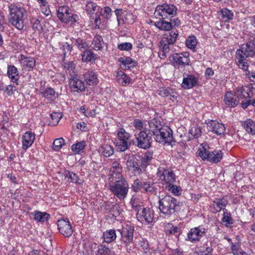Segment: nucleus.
I'll use <instances>...</instances> for the list:
<instances>
[{"mask_svg": "<svg viewBox=\"0 0 255 255\" xmlns=\"http://www.w3.org/2000/svg\"><path fill=\"white\" fill-rule=\"evenodd\" d=\"M255 54V39H251L247 43L243 44L236 52V61L240 69L247 70L249 67L247 58Z\"/></svg>", "mask_w": 255, "mask_h": 255, "instance_id": "f257e3e1", "label": "nucleus"}, {"mask_svg": "<svg viewBox=\"0 0 255 255\" xmlns=\"http://www.w3.org/2000/svg\"><path fill=\"white\" fill-rule=\"evenodd\" d=\"M9 14V22L18 30H22L24 27V20L26 17V11L22 7L14 4L8 6Z\"/></svg>", "mask_w": 255, "mask_h": 255, "instance_id": "f03ea898", "label": "nucleus"}, {"mask_svg": "<svg viewBox=\"0 0 255 255\" xmlns=\"http://www.w3.org/2000/svg\"><path fill=\"white\" fill-rule=\"evenodd\" d=\"M110 191L120 200H124L127 197L129 185L127 180L123 177L115 178V181L109 185Z\"/></svg>", "mask_w": 255, "mask_h": 255, "instance_id": "7ed1b4c3", "label": "nucleus"}, {"mask_svg": "<svg viewBox=\"0 0 255 255\" xmlns=\"http://www.w3.org/2000/svg\"><path fill=\"white\" fill-rule=\"evenodd\" d=\"M158 203L159 209L161 213L167 216L174 214L179 204L176 199L170 196H165L160 199Z\"/></svg>", "mask_w": 255, "mask_h": 255, "instance_id": "20e7f679", "label": "nucleus"}, {"mask_svg": "<svg viewBox=\"0 0 255 255\" xmlns=\"http://www.w3.org/2000/svg\"><path fill=\"white\" fill-rule=\"evenodd\" d=\"M135 137L132 140V144L139 148L146 149L151 146L152 134L147 129H143L135 134Z\"/></svg>", "mask_w": 255, "mask_h": 255, "instance_id": "39448f33", "label": "nucleus"}, {"mask_svg": "<svg viewBox=\"0 0 255 255\" xmlns=\"http://www.w3.org/2000/svg\"><path fill=\"white\" fill-rule=\"evenodd\" d=\"M130 134L123 128L117 132V139L115 140L114 143L118 150L123 152L126 151L132 143Z\"/></svg>", "mask_w": 255, "mask_h": 255, "instance_id": "423d86ee", "label": "nucleus"}, {"mask_svg": "<svg viewBox=\"0 0 255 255\" xmlns=\"http://www.w3.org/2000/svg\"><path fill=\"white\" fill-rule=\"evenodd\" d=\"M177 8L172 4L164 3L158 5L155 9V16H161L163 19L172 18L177 13Z\"/></svg>", "mask_w": 255, "mask_h": 255, "instance_id": "0eeeda50", "label": "nucleus"}, {"mask_svg": "<svg viewBox=\"0 0 255 255\" xmlns=\"http://www.w3.org/2000/svg\"><path fill=\"white\" fill-rule=\"evenodd\" d=\"M121 235V241L127 246L132 242L134 227L130 223H124L121 229L117 230Z\"/></svg>", "mask_w": 255, "mask_h": 255, "instance_id": "6e6552de", "label": "nucleus"}, {"mask_svg": "<svg viewBox=\"0 0 255 255\" xmlns=\"http://www.w3.org/2000/svg\"><path fill=\"white\" fill-rule=\"evenodd\" d=\"M153 136L157 142L164 144L165 143L171 144L173 141L172 130L168 126H164Z\"/></svg>", "mask_w": 255, "mask_h": 255, "instance_id": "1a4fd4ad", "label": "nucleus"}, {"mask_svg": "<svg viewBox=\"0 0 255 255\" xmlns=\"http://www.w3.org/2000/svg\"><path fill=\"white\" fill-rule=\"evenodd\" d=\"M158 177L164 182L165 186L171 185L176 181V176L173 171L169 168L166 169L160 166L156 173Z\"/></svg>", "mask_w": 255, "mask_h": 255, "instance_id": "9d476101", "label": "nucleus"}, {"mask_svg": "<svg viewBox=\"0 0 255 255\" xmlns=\"http://www.w3.org/2000/svg\"><path fill=\"white\" fill-rule=\"evenodd\" d=\"M169 59L174 66L189 65L190 62L188 54L185 53L170 54Z\"/></svg>", "mask_w": 255, "mask_h": 255, "instance_id": "9b49d317", "label": "nucleus"}, {"mask_svg": "<svg viewBox=\"0 0 255 255\" xmlns=\"http://www.w3.org/2000/svg\"><path fill=\"white\" fill-rule=\"evenodd\" d=\"M205 235V229L201 228L200 226H199L190 229L187 234L186 240L192 243H197Z\"/></svg>", "mask_w": 255, "mask_h": 255, "instance_id": "f8f14e48", "label": "nucleus"}, {"mask_svg": "<svg viewBox=\"0 0 255 255\" xmlns=\"http://www.w3.org/2000/svg\"><path fill=\"white\" fill-rule=\"evenodd\" d=\"M136 218L141 222L145 221L149 224L153 221V212L148 208H141L136 213Z\"/></svg>", "mask_w": 255, "mask_h": 255, "instance_id": "ddd939ff", "label": "nucleus"}, {"mask_svg": "<svg viewBox=\"0 0 255 255\" xmlns=\"http://www.w3.org/2000/svg\"><path fill=\"white\" fill-rule=\"evenodd\" d=\"M124 159L126 161L127 167L128 170H132L138 173L142 172L143 168H140L133 154L126 153L124 154Z\"/></svg>", "mask_w": 255, "mask_h": 255, "instance_id": "4468645a", "label": "nucleus"}, {"mask_svg": "<svg viewBox=\"0 0 255 255\" xmlns=\"http://www.w3.org/2000/svg\"><path fill=\"white\" fill-rule=\"evenodd\" d=\"M207 125L208 130L212 131L217 135H222L225 133L226 128L224 125L222 123L216 121L211 120L209 121Z\"/></svg>", "mask_w": 255, "mask_h": 255, "instance_id": "2eb2a0df", "label": "nucleus"}, {"mask_svg": "<svg viewBox=\"0 0 255 255\" xmlns=\"http://www.w3.org/2000/svg\"><path fill=\"white\" fill-rule=\"evenodd\" d=\"M57 222L58 229L62 235L69 237L72 234L73 230L68 220L61 219L59 220Z\"/></svg>", "mask_w": 255, "mask_h": 255, "instance_id": "dca6fc26", "label": "nucleus"}, {"mask_svg": "<svg viewBox=\"0 0 255 255\" xmlns=\"http://www.w3.org/2000/svg\"><path fill=\"white\" fill-rule=\"evenodd\" d=\"M70 75V87L74 91H83L85 89L84 82L75 76V73H69Z\"/></svg>", "mask_w": 255, "mask_h": 255, "instance_id": "f3484780", "label": "nucleus"}, {"mask_svg": "<svg viewBox=\"0 0 255 255\" xmlns=\"http://www.w3.org/2000/svg\"><path fill=\"white\" fill-rule=\"evenodd\" d=\"M240 98H242L241 95L238 96L232 92H228L224 96V102L228 107H235L239 104Z\"/></svg>", "mask_w": 255, "mask_h": 255, "instance_id": "a211bd4d", "label": "nucleus"}, {"mask_svg": "<svg viewBox=\"0 0 255 255\" xmlns=\"http://www.w3.org/2000/svg\"><path fill=\"white\" fill-rule=\"evenodd\" d=\"M35 139L34 133L30 131H26L22 136V148L26 150L32 145Z\"/></svg>", "mask_w": 255, "mask_h": 255, "instance_id": "6ab92c4d", "label": "nucleus"}, {"mask_svg": "<svg viewBox=\"0 0 255 255\" xmlns=\"http://www.w3.org/2000/svg\"><path fill=\"white\" fill-rule=\"evenodd\" d=\"M198 79L192 74H186L184 76L182 87L185 89H189L198 85Z\"/></svg>", "mask_w": 255, "mask_h": 255, "instance_id": "aec40b11", "label": "nucleus"}, {"mask_svg": "<svg viewBox=\"0 0 255 255\" xmlns=\"http://www.w3.org/2000/svg\"><path fill=\"white\" fill-rule=\"evenodd\" d=\"M228 204V200L224 197L215 198L213 201L211 207L213 208L215 212H219L222 210H225L227 211L225 208Z\"/></svg>", "mask_w": 255, "mask_h": 255, "instance_id": "412c9836", "label": "nucleus"}, {"mask_svg": "<svg viewBox=\"0 0 255 255\" xmlns=\"http://www.w3.org/2000/svg\"><path fill=\"white\" fill-rule=\"evenodd\" d=\"M122 166L119 160H114L112 162L110 172L114 178L123 177L122 174Z\"/></svg>", "mask_w": 255, "mask_h": 255, "instance_id": "4be33fe9", "label": "nucleus"}, {"mask_svg": "<svg viewBox=\"0 0 255 255\" xmlns=\"http://www.w3.org/2000/svg\"><path fill=\"white\" fill-rule=\"evenodd\" d=\"M148 124L149 129H147V130L150 131L151 133L152 132L153 135L156 134L157 131L164 126L162 125L161 121L156 118L151 120Z\"/></svg>", "mask_w": 255, "mask_h": 255, "instance_id": "5701e85b", "label": "nucleus"}, {"mask_svg": "<svg viewBox=\"0 0 255 255\" xmlns=\"http://www.w3.org/2000/svg\"><path fill=\"white\" fill-rule=\"evenodd\" d=\"M219 19L224 22H229L234 18V13L230 9L227 8H222L218 12Z\"/></svg>", "mask_w": 255, "mask_h": 255, "instance_id": "b1692460", "label": "nucleus"}, {"mask_svg": "<svg viewBox=\"0 0 255 255\" xmlns=\"http://www.w3.org/2000/svg\"><path fill=\"white\" fill-rule=\"evenodd\" d=\"M7 74L11 81L17 84V81L19 78V75L17 68L14 66L10 65L8 66Z\"/></svg>", "mask_w": 255, "mask_h": 255, "instance_id": "393cba45", "label": "nucleus"}, {"mask_svg": "<svg viewBox=\"0 0 255 255\" xmlns=\"http://www.w3.org/2000/svg\"><path fill=\"white\" fill-rule=\"evenodd\" d=\"M21 61L24 67L28 69V71H31L35 66V60L34 58L31 57H25L21 55Z\"/></svg>", "mask_w": 255, "mask_h": 255, "instance_id": "a878e982", "label": "nucleus"}, {"mask_svg": "<svg viewBox=\"0 0 255 255\" xmlns=\"http://www.w3.org/2000/svg\"><path fill=\"white\" fill-rule=\"evenodd\" d=\"M223 155V153L221 150H215L210 152L208 161L215 163H218L222 159Z\"/></svg>", "mask_w": 255, "mask_h": 255, "instance_id": "bb28decb", "label": "nucleus"}, {"mask_svg": "<svg viewBox=\"0 0 255 255\" xmlns=\"http://www.w3.org/2000/svg\"><path fill=\"white\" fill-rule=\"evenodd\" d=\"M85 81L87 84L93 85L98 82L97 75L92 71H88L84 74Z\"/></svg>", "mask_w": 255, "mask_h": 255, "instance_id": "cd10ccee", "label": "nucleus"}, {"mask_svg": "<svg viewBox=\"0 0 255 255\" xmlns=\"http://www.w3.org/2000/svg\"><path fill=\"white\" fill-rule=\"evenodd\" d=\"M104 45V42L102 37L100 35H96L95 36L92 43V48L95 50H102Z\"/></svg>", "mask_w": 255, "mask_h": 255, "instance_id": "c85d7f7f", "label": "nucleus"}, {"mask_svg": "<svg viewBox=\"0 0 255 255\" xmlns=\"http://www.w3.org/2000/svg\"><path fill=\"white\" fill-rule=\"evenodd\" d=\"M103 238L104 241L107 243H111L114 241L117 238L116 231L114 229L107 230L103 233Z\"/></svg>", "mask_w": 255, "mask_h": 255, "instance_id": "c756f323", "label": "nucleus"}, {"mask_svg": "<svg viewBox=\"0 0 255 255\" xmlns=\"http://www.w3.org/2000/svg\"><path fill=\"white\" fill-rule=\"evenodd\" d=\"M153 153L151 151H146L142 156L140 162V168H143L142 172L145 171L146 166L149 163L152 159Z\"/></svg>", "mask_w": 255, "mask_h": 255, "instance_id": "7c9ffc66", "label": "nucleus"}, {"mask_svg": "<svg viewBox=\"0 0 255 255\" xmlns=\"http://www.w3.org/2000/svg\"><path fill=\"white\" fill-rule=\"evenodd\" d=\"M43 96L49 101H53L58 97V94L55 90L49 87L46 88L42 92Z\"/></svg>", "mask_w": 255, "mask_h": 255, "instance_id": "2f4dec72", "label": "nucleus"}, {"mask_svg": "<svg viewBox=\"0 0 255 255\" xmlns=\"http://www.w3.org/2000/svg\"><path fill=\"white\" fill-rule=\"evenodd\" d=\"M243 127L248 133L252 135L255 134V122L253 120H246L244 123Z\"/></svg>", "mask_w": 255, "mask_h": 255, "instance_id": "473e14b6", "label": "nucleus"}, {"mask_svg": "<svg viewBox=\"0 0 255 255\" xmlns=\"http://www.w3.org/2000/svg\"><path fill=\"white\" fill-rule=\"evenodd\" d=\"M162 17L158 21L155 22L154 25L160 30H169L172 29V25L170 22L165 21Z\"/></svg>", "mask_w": 255, "mask_h": 255, "instance_id": "72a5a7b5", "label": "nucleus"}, {"mask_svg": "<svg viewBox=\"0 0 255 255\" xmlns=\"http://www.w3.org/2000/svg\"><path fill=\"white\" fill-rule=\"evenodd\" d=\"M157 189L155 183L153 182H144L143 190L145 193L152 194L156 192Z\"/></svg>", "mask_w": 255, "mask_h": 255, "instance_id": "f704fd0d", "label": "nucleus"}, {"mask_svg": "<svg viewBox=\"0 0 255 255\" xmlns=\"http://www.w3.org/2000/svg\"><path fill=\"white\" fill-rule=\"evenodd\" d=\"M50 215L46 212L35 211L34 213V219L37 222H44L48 220Z\"/></svg>", "mask_w": 255, "mask_h": 255, "instance_id": "c9c22d12", "label": "nucleus"}, {"mask_svg": "<svg viewBox=\"0 0 255 255\" xmlns=\"http://www.w3.org/2000/svg\"><path fill=\"white\" fill-rule=\"evenodd\" d=\"M72 42L75 44L77 47L81 51H85L89 48V44L84 39L78 38L77 39H74Z\"/></svg>", "mask_w": 255, "mask_h": 255, "instance_id": "e433bc0d", "label": "nucleus"}, {"mask_svg": "<svg viewBox=\"0 0 255 255\" xmlns=\"http://www.w3.org/2000/svg\"><path fill=\"white\" fill-rule=\"evenodd\" d=\"M112 251L105 245L101 244L98 246L96 252V255H111Z\"/></svg>", "mask_w": 255, "mask_h": 255, "instance_id": "4c0bfd02", "label": "nucleus"}, {"mask_svg": "<svg viewBox=\"0 0 255 255\" xmlns=\"http://www.w3.org/2000/svg\"><path fill=\"white\" fill-rule=\"evenodd\" d=\"M117 79L118 82L124 86L127 85L130 82L129 78L122 71L117 74Z\"/></svg>", "mask_w": 255, "mask_h": 255, "instance_id": "58836bf2", "label": "nucleus"}, {"mask_svg": "<svg viewBox=\"0 0 255 255\" xmlns=\"http://www.w3.org/2000/svg\"><path fill=\"white\" fill-rule=\"evenodd\" d=\"M101 151L104 156L108 157L114 154V149L111 145L105 144L101 147Z\"/></svg>", "mask_w": 255, "mask_h": 255, "instance_id": "ea45409f", "label": "nucleus"}, {"mask_svg": "<svg viewBox=\"0 0 255 255\" xmlns=\"http://www.w3.org/2000/svg\"><path fill=\"white\" fill-rule=\"evenodd\" d=\"M99 8V6H98L96 3L90 0H87L85 9L89 14H93L96 11L98 10Z\"/></svg>", "mask_w": 255, "mask_h": 255, "instance_id": "a19ab883", "label": "nucleus"}, {"mask_svg": "<svg viewBox=\"0 0 255 255\" xmlns=\"http://www.w3.org/2000/svg\"><path fill=\"white\" fill-rule=\"evenodd\" d=\"M82 60L85 62H90L96 58V55L90 50L87 49L82 54Z\"/></svg>", "mask_w": 255, "mask_h": 255, "instance_id": "79ce46f5", "label": "nucleus"}, {"mask_svg": "<svg viewBox=\"0 0 255 255\" xmlns=\"http://www.w3.org/2000/svg\"><path fill=\"white\" fill-rule=\"evenodd\" d=\"M86 145V142L83 140L73 144L71 147V149L74 152L80 153L85 148Z\"/></svg>", "mask_w": 255, "mask_h": 255, "instance_id": "37998d69", "label": "nucleus"}, {"mask_svg": "<svg viewBox=\"0 0 255 255\" xmlns=\"http://www.w3.org/2000/svg\"><path fill=\"white\" fill-rule=\"evenodd\" d=\"M178 33L176 30H172L166 37L162 39L168 42L170 44H174L176 40Z\"/></svg>", "mask_w": 255, "mask_h": 255, "instance_id": "c03bdc74", "label": "nucleus"}, {"mask_svg": "<svg viewBox=\"0 0 255 255\" xmlns=\"http://www.w3.org/2000/svg\"><path fill=\"white\" fill-rule=\"evenodd\" d=\"M165 189L171 192L174 195L178 196L181 194V188L179 186L174 185V183L165 186Z\"/></svg>", "mask_w": 255, "mask_h": 255, "instance_id": "a18cd8bd", "label": "nucleus"}, {"mask_svg": "<svg viewBox=\"0 0 255 255\" xmlns=\"http://www.w3.org/2000/svg\"><path fill=\"white\" fill-rule=\"evenodd\" d=\"M65 177L68 178V181L70 182L80 184L81 180H80L78 176L72 172L67 171L65 173Z\"/></svg>", "mask_w": 255, "mask_h": 255, "instance_id": "49530a36", "label": "nucleus"}, {"mask_svg": "<svg viewBox=\"0 0 255 255\" xmlns=\"http://www.w3.org/2000/svg\"><path fill=\"white\" fill-rule=\"evenodd\" d=\"M144 182L141 181L139 179H136L133 181L131 188L134 192H137L141 189H143Z\"/></svg>", "mask_w": 255, "mask_h": 255, "instance_id": "de8ad7c7", "label": "nucleus"}, {"mask_svg": "<svg viewBox=\"0 0 255 255\" xmlns=\"http://www.w3.org/2000/svg\"><path fill=\"white\" fill-rule=\"evenodd\" d=\"M159 47L161 50L168 53L173 46V44H170L168 42L162 39L159 42Z\"/></svg>", "mask_w": 255, "mask_h": 255, "instance_id": "09e8293b", "label": "nucleus"}, {"mask_svg": "<svg viewBox=\"0 0 255 255\" xmlns=\"http://www.w3.org/2000/svg\"><path fill=\"white\" fill-rule=\"evenodd\" d=\"M64 139L62 137L55 139L53 142V149L55 151H58L64 144Z\"/></svg>", "mask_w": 255, "mask_h": 255, "instance_id": "8fccbe9b", "label": "nucleus"}, {"mask_svg": "<svg viewBox=\"0 0 255 255\" xmlns=\"http://www.w3.org/2000/svg\"><path fill=\"white\" fill-rule=\"evenodd\" d=\"M197 43V39L194 36H189L186 41L187 47L191 49H194L196 46Z\"/></svg>", "mask_w": 255, "mask_h": 255, "instance_id": "3c124183", "label": "nucleus"}, {"mask_svg": "<svg viewBox=\"0 0 255 255\" xmlns=\"http://www.w3.org/2000/svg\"><path fill=\"white\" fill-rule=\"evenodd\" d=\"M62 115L61 113L59 112H54L51 114L52 121L50 122V125L52 126H56L59 123L61 119Z\"/></svg>", "mask_w": 255, "mask_h": 255, "instance_id": "603ef678", "label": "nucleus"}, {"mask_svg": "<svg viewBox=\"0 0 255 255\" xmlns=\"http://www.w3.org/2000/svg\"><path fill=\"white\" fill-rule=\"evenodd\" d=\"M158 94L163 97L169 96L170 94H173V90L169 87H161L158 90Z\"/></svg>", "mask_w": 255, "mask_h": 255, "instance_id": "864d4df0", "label": "nucleus"}, {"mask_svg": "<svg viewBox=\"0 0 255 255\" xmlns=\"http://www.w3.org/2000/svg\"><path fill=\"white\" fill-rule=\"evenodd\" d=\"M193 138H197L201 135L202 131L199 127H193L189 132Z\"/></svg>", "mask_w": 255, "mask_h": 255, "instance_id": "5fc2aeb1", "label": "nucleus"}, {"mask_svg": "<svg viewBox=\"0 0 255 255\" xmlns=\"http://www.w3.org/2000/svg\"><path fill=\"white\" fill-rule=\"evenodd\" d=\"M222 222L225 223V226L228 227L229 225L233 224V219L231 217L230 213L224 212Z\"/></svg>", "mask_w": 255, "mask_h": 255, "instance_id": "6e6d98bb", "label": "nucleus"}, {"mask_svg": "<svg viewBox=\"0 0 255 255\" xmlns=\"http://www.w3.org/2000/svg\"><path fill=\"white\" fill-rule=\"evenodd\" d=\"M71 12L69 8L67 6H60L57 10V16L58 18L63 16L66 14Z\"/></svg>", "mask_w": 255, "mask_h": 255, "instance_id": "4d7b16f0", "label": "nucleus"}, {"mask_svg": "<svg viewBox=\"0 0 255 255\" xmlns=\"http://www.w3.org/2000/svg\"><path fill=\"white\" fill-rule=\"evenodd\" d=\"M101 15L106 19H109L112 16V9L109 6L105 7L101 10Z\"/></svg>", "mask_w": 255, "mask_h": 255, "instance_id": "13d9d810", "label": "nucleus"}, {"mask_svg": "<svg viewBox=\"0 0 255 255\" xmlns=\"http://www.w3.org/2000/svg\"><path fill=\"white\" fill-rule=\"evenodd\" d=\"M30 22L32 24V28L34 30H40L42 27L40 23V21L38 19L33 17L30 19Z\"/></svg>", "mask_w": 255, "mask_h": 255, "instance_id": "bf43d9fd", "label": "nucleus"}, {"mask_svg": "<svg viewBox=\"0 0 255 255\" xmlns=\"http://www.w3.org/2000/svg\"><path fill=\"white\" fill-rule=\"evenodd\" d=\"M130 203L132 209L137 212H138V211H139L141 209V208L143 207L141 205L139 204L138 199H136V198H132L130 200Z\"/></svg>", "mask_w": 255, "mask_h": 255, "instance_id": "052dcab7", "label": "nucleus"}, {"mask_svg": "<svg viewBox=\"0 0 255 255\" xmlns=\"http://www.w3.org/2000/svg\"><path fill=\"white\" fill-rule=\"evenodd\" d=\"M198 155L203 160L207 159L208 161V156H209L210 152L203 148L202 149L198 150Z\"/></svg>", "mask_w": 255, "mask_h": 255, "instance_id": "680f3d73", "label": "nucleus"}, {"mask_svg": "<svg viewBox=\"0 0 255 255\" xmlns=\"http://www.w3.org/2000/svg\"><path fill=\"white\" fill-rule=\"evenodd\" d=\"M16 91L15 87L12 85H9L5 87L4 92L6 93L7 95L11 96L14 94Z\"/></svg>", "mask_w": 255, "mask_h": 255, "instance_id": "e2e57ef3", "label": "nucleus"}, {"mask_svg": "<svg viewBox=\"0 0 255 255\" xmlns=\"http://www.w3.org/2000/svg\"><path fill=\"white\" fill-rule=\"evenodd\" d=\"M118 47L121 50L128 51L132 49V44L129 42H124L118 45Z\"/></svg>", "mask_w": 255, "mask_h": 255, "instance_id": "0e129e2a", "label": "nucleus"}, {"mask_svg": "<svg viewBox=\"0 0 255 255\" xmlns=\"http://www.w3.org/2000/svg\"><path fill=\"white\" fill-rule=\"evenodd\" d=\"M40 9L41 12L46 16H48L51 14V11L48 7V3H45L44 4H40Z\"/></svg>", "mask_w": 255, "mask_h": 255, "instance_id": "69168bd1", "label": "nucleus"}, {"mask_svg": "<svg viewBox=\"0 0 255 255\" xmlns=\"http://www.w3.org/2000/svg\"><path fill=\"white\" fill-rule=\"evenodd\" d=\"M119 61L121 62L123 64H124L125 66H128V67H129V65L134 62L132 61V59L130 57H126L124 58H120L119 59Z\"/></svg>", "mask_w": 255, "mask_h": 255, "instance_id": "338daca9", "label": "nucleus"}, {"mask_svg": "<svg viewBox=\"0 0 255 255\" xmlns=\"http://www.w3.org/2000/svg\"><path fill=\"white\" fill-rule=\"evenodd\" d=\"M231 250L233 254L235 255H240V252H243L241 251L238 245L234 244L233 243H231Z\"/></svg>", "mask_w": 255, "mask_h": 255, "instance_id": "774afa93", "label": "nucleus"}]
</instances>
